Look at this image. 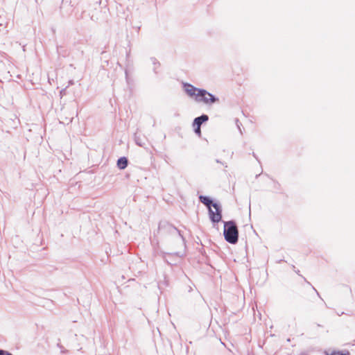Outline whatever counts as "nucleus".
Masks as SVG:
<instances>
[{
	"label": "nucleus",
	"instance_id": "f257e3e1",
	"mask_svg": "<svg viewBox=\"0 0 355 355\" xmlns=\"http://www.w3.org/2000/svg\"><path fill=\"white\" fill-rule=\"evenodd\" d=\"M198 198L199 201L207 207L209 219L214 225L222 220L223 209L218 202H214L210 197L207 196L200 195Z\"/></svg>",
	"mask_w": 355,
	"mask_h": 355
},
{
	"label": "nucleus",
	"instance_id": "f03ea898",
	"mask_svg": "<svg viewBox=\"0 0 355 355\" xmlns=\"http://www.w3.org/2000/svg\"><path fill=\"white\" fill-rule=\"evenodd\" d=\"M223 236L225 240L230 244H236L239 241V229L234 220L223 221Z\"/></svg>",
	"mask_w": 355,
	"mask_h": 355
},
{
	"label": "nucleus",
	"instance_id": "7ed1b4c3",
	"mask_svg": "<svg viewBox=\"0 0 355 355\" xmlns=\"http://www.w3.org/2000/svg\"><path fill=\"white\" fill-rule=\"evenodd\" d=\"M157 233L160 234L162 236H178L182 239L184 243L185 242V239L184 236L182 235L181 232L172 224L169 223L168 221L166 220H162L159 222L158 225Z\"/></svg>",
	"mask_w": 355,
	"mask_h": 355
},
{
	"label": "nucleus",
	"instance_id": "20e7f679",
	"mask_svg": "<svg viewBox=\"0 0 355 355\" xmlns=\"http://www.w3.org/2000/svg\"><path fill=\"white\" fill-rule=\"evenodd\" d=\"M196 101L202 102L206 105H212L218 103L219 98L206 89H202L196 94Z\"/></svg>",
	"mask_w": 355,
	"mask_h": 355
},
{
	"label": "nucleus",
	"instance_id": "39448f33",
	"mask_svg": "<svg viewBox=\"0 0 355 355\" xmlns=\"http://www.w3.org/2000/svg\"><path fill=\"white\" fill-rule=\"evenodd\" d=\"M184 88L185 92L191 97L195 96V100L196 101V94L199 93V90L202 89L201 88H198L194 87L190 83H184Z\"/></svg>",
	"mask_w": 355,
	"mask_h": 355
},
{
	"label": "nucleus",
	"instance_id": "423d86ee",
	"mask_svg": "<svg viewBox=\"0 0 355 355\" xmlns=\"http://www.w3.org/2000/svg\"><path fill=\"white\" fill-rule=\"evenodd\" d=\"M208 120L209 116L207 114H202V115L194 119L192 125L200 127L203 123L207 122Z\"/></svg>",
	"mask_w": 355,
	"mask_h": 355
},
{
	"label": "nucleus",
	"instance_id": "0eeeda50",
	"mask_svg": "<svg viewBox=\"0 0 355 355\" xmlns=\"http://www.w3.org/2000/svg\"><path fill=\"white\" fill-rule=\"evenodd\" d=\"M117 167L121 169H125L128 165V159L126 157H121L116 162Z\"/></svg>",
	"mask_w": 355,
	"mask_h": 355
},
{
	"label": "nucleus",
	"instance_id": "6e6552de",
	"mask_svg": "<svg viewBox=\"0 0 355 355\" xmlns=\"http://www.w3.org/2000/svg\"><path fill=\"white\" fill-rule=\"evenodd\" d=\"M135 141L136 144L141 147H144L146 145V143L139 135H138L137 133L135 135Z\"/></svg>",
	"mask_w": 355,
	"mask_h": 355
},
{
	"label": "nucleus",
	"instance_id": "1a4fd4ad",
	"mask_svg": "<svg viewBox=\"0 0 355 355\" xmlns=\"http://www.w3.org/2000/svg\"><path fill=\"white\" fill-rule=\"evenodd\" d=\"M329 355H350L349 351H333Z\"/></svg>",
	"mask_w": 355,
	"mask_h": 355
},
{
	"label": "nucleus",
	"instance_id": "9d476101",
	"mask_svg": "<svg viewBox=\"0 0 355 355\" xmlns=\"http://www.w3.org/2000/svg\"><path fill=\"white\" fill-rule=\"evenodd\" d=\"M151 60L153 62V64L154 65V68H153V71L155 73H157V67L159 66V62L157 60L156 58H151Z\"/></svg>",
	"mask_w": 355,
	"mask_h": 355
},
{
	"label": "nucleus",
	"instance_id": "9b49d317",
	"mask_svg": "<svg viewBox=\"0 0 355 355\" xmlns=\"http://www.w3.org/2000/svg\"><path fill=\"white\" fill-rule=\"evenodd\" d=\"M193 130H194V132L198 135L199 137L201 136V130H200V127L199 126H193Z\"/></svg>",
	"mask_w": 355,
	"mask_h": 355
},
{
	"label": "nucleus",
	"instance_id": "f8f14e48",
	"mask_svg": "<svg viewBox=\"0 0 355 355\" xmlns=\"http://www.w3.org/2000/svg\"><path fill=\"white\" fill-rule=\"evenodd\" d=\"M0 355H13V354L7 350L0 349Z\"/></svg>",
	"mask_w": 355,
	"mask_h": 355
},
{
	"label": "nucleus",
	"instance_id": "ddd939ff",
	"mask_svg": "<svg viewBox=\"0 0 355 355\" xmlns=\"http://www.w3.org/2000/svg\"><path fill=\"white\" fill-rule=\"evenodd\" d=\"M66 90H67V87H65V88L62 89L60 92V94L61 97L66 94Z\"/></svg>",
	"mask_w": 355,
	"mask_h": 355
},
{
	"label": "nucleus",
	"instance_id": "4468645a",
	"mask_svg": "<svg viewBox=\"0 0 355 355\" xmlns=\"http://www.w3.org/2000/svg\"><path fill=\"white\" fill-rule=\"evenodd\" d=\"M236 125H237V127H238V128H239V130L240 132L242 134V131H241V128H240V125L239 124V119H236Z\"/></svg>",
	"mask_w": 355,
	"mask_h": 355
},
{
	"label": "nucleus",
	"instance_id": "2eb2a0df",
	"mask_svg": "<svg viewBox=\"0 0 355 355\" xmlns=\"http://www.w3.org/2000/svg\"><path fill=\"white\" fill-rule=\"evenodd\" d=\"M73 116L69 117V119H68L67 123H71L73 121Z\"/></svg>",
	"mask_w": 355,
	"mask_h": 355
},
{
	"label": "nucleus",
	"instance_id": "dca6fc26",
	"mask_svg": "<svg viewBox=\"0 0 355 355\" xmlns=\"http://www.w3.org/2000/svg\"><path fill=\"white\" fill-rule=\"evenodd\" d=\"M125 77H126L127 81H128V71H127V70L125 71Z\"/></svg>",
	"mask_w": 355,
	"mask_h": 355
},
{
	"label": "nucleus",
	"instance_id": "f3484780",
	"mask_svg": "<svg viewBox=\"0 0 355 355\" xmlns=\"http://www.w3.org/2000/svg\"><path fill=\"white\" fill-rule=\"evenodd\" d=\"M73 80H69V85H73Z\"/></svg>",
	"mask_w": 355,
	"mask_h": 355
},
{
	"label": "nucleus",
	"instance_id": "a211bd4d",
	"mask_svg": "<svg viewBox=\"0 0 355 355\" xmlns=\"http://www.w3.org/2000/svg\"><path fill=\"white\" fill-rule=\"evenodd\" d=\"M313 289L317 293V295L320 296L319 293L317 291V290L313 286Z\"/></svg>",
	"mask_w": 355,
	"mask_h": 355
},
{
	"label": "nucleus",
	"instance_id": "6ab92c4d",
	"mask_svg": "<svg viewBox=\"0 0 355 355\" xmlns=\"http://www.w3.org/2000/svg\"><path fill=\"white\" fill-rule=\"evenodd\" d=\"M295 272H296L298 275L302 276V275L300 274V270H295Z\"/></svg>",
	"mask_w": 355,
	"mask_h": 355
},
{
	"label": "nucleus",
	"instance_id": "aec40b11",
	"mask_svg": "<svg viewBox=\"0 0 355 355\" xmlns=\"http://www.w3.org/2000/svg\"><path fill=\"white\" fill-rule=\"evenodd\" d=\"M174 254H175L176 256H178V257H180V256H181V255L180 254V253H179V252H175V253H174Z\"/></svg>",
	"mask_w": 355,
	"mask_h": 355
},
{
	"label": "nucleus",
	"instance_id": "412c9836",
	"mask_svg": "<svg viewBox=\"0 0 355 355\" xmlns=\"http://www.w3.org/2000/svg\"><path fill=\"white\" fill-rule=\"evenodd\" d=\"M303 279H304V280L306 282H307L309 284H310V283H309V282L306 279V278H304V277Z\"/></svg>",
	"mask_w": 355,
	"mask_h": 355
},
{
	"label": "nucleus",
	"instance_id": "4be33fe9",
	"mask_svg": "<svg viewBox=\"0 0 355 355\" xmlns=\"http://www.w3.org/2000/svg\"><path fill=\"white\" fill-rule=\"evenodd\" d=\"M253 156L257 159V157L254 153H253Z\"/></svg>",
	"mask_w": 355,
	"mask_h": 355
},
{
	"label": "nucleus",
	"instance_id": "5701e85b",
	"mask_svg": "<svg viewBox=\"0 0 355 355\" xmlns=\"http://www.w3.org/2000/svg\"><path fill=\"white\" fill-rule=\"evenodd\" d=\"M216 162H218V163H221L218 159H216Z\"/></svg>",
	"mask_w": 355,
	"mask_h": 355
}]
</instances>
